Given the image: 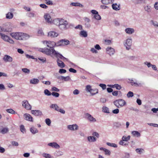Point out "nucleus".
Wrapping results in <instances>:
<instances>
[{"label": "nucleus", "instance_id": "nucleus-58", "mask_svg": "<svg viewBox=\"0 0 158 158\" xmlns=\"http://www.w3.org/2000/svg\"><path fill=\"white\" fill-rule=\"evenodd\" d=\"M66 72V70L63 69H59V73L60 74L64 73Z\"/></svg>", "mask_w": 158, "mask_h": 158}, {"label": "nucleus", "instance_id": "nucleus-36", "mask_svg": "<svg viewBox=\"0 0 158 158\" xmlns=\"http://www.w3.org/2000/svg\"><path fill=\"white\" fill-rule=\"evenodd\" d=\"M131 134L134 136L139 137L140 136V133L137 131H132Z\"/></svg>", "mask_w": 158, "mask_h": 158}, {"label": "nucleus", "instance_id": "nucleus-9", "mask_svg": "<svg viewBox=\"0 0 158 158\" xmlns=\"http://www.w3.org/2000/svg\"><path fill=\"white\" fill-rule=\"evenodd\" d=\"M22 106L24 107L27 110H30L31 108V106L29 104L28 101L25 100L22 102Z\"/></svg>", "mask_w": 158, "mask_h": 158}, {"label": "nucleus", "instance_id": "nucleus-2", "mask_svg": "<svg viewBox=\"0 0 158 158\" xmlns=\"http://www.w3.org/2000/svg\"><path fill=\"white\" fill-rule=\"evenodd\" d=\"M10 31L9 29L0 26V35L1 38L4 41L7 42L11 44H13L14 41L10 37L7 35L1 33V32H9Z\"/></svg>", "mask_w": 158, "mask_h": 158}, {"label": "nucleus", "instance_id": "nucleus-31", "mask_svg": "<svg viewBox=\"0 0 158 158\" xmlns=\"http://www.w3.org/2000/svg\"><path fill=\"white\" fill-rule=\"evenodd\" d=\"M70 5L73 6H79L81 7H83L84 6L83 5L77 2H72L70 4Z\"/></svg>", "mask_w": 158, "mask_h": 158}, {"label": "nucleus", "instance_id": "nucleus-10", "mask_svg": "<svg viewBox=\"0 0 158 158\" xmlns=\"http://www.w3.org/2000/svg\"><path fill=\"white\" fill-rule=\"evenodd\" d=\"M67 128L72 131L77 130L79 129V127L77 124L70 125L67 126Z\"/></svg>", "mask_w": 158, "mask_h": 158}, {"label": "nucleus", "instance_id": "nucleus-48", "mask_svg": "<svg viewBox=\"0 0 158 158\" xmlns=\"http://www.w3.org/2000/svg\"><path fill=\"white\" fill-rule=\"evenodd\" d=\"M27 16L30 18L34 17L35 16V15L33 12H30L27 13Z\"/></svg>", "mask_w": 158, "mask_h": 158}, {"label": "nucleus", "instance_id": "nucleus-5", "mask_svg": "<svg viewBox=\"0 0 158 158\" xmlns=\"http://www.w3.org/2000/svg\"><path fill=\"white\" fill-rule=\"evenodd\" d=\"M132 39L130 37L126 39L123 42V45L127 50H129L131 48L132 44Z\"/></svg>", "mask_w": 158, "mask_h": 158}, {"label": "nucleus", "instance_id": "nucleus-55", "mask_svg": "<svg viewBox=\"0 0 158 158\" xmlns=\"http://www.w3.org/2000/svg\"><path fill=\"white\" fill-rule=\"evenodd\" d=\"M22 71L24 73H30V70L27 68H23L22 69Z\"/></svg>", "mask_w": 158, "mask_h": 158}, {"label": "nucleus", "instance_id": "nucleus-4", "mask_svg": "<svg viewBox=\"0 0 158 158\" xmlns=\"http://www.w3.org/2000/svg\"><path fill=\"white\" fill-rule=\"evenodd\" d=\"M114 105L117 108L123 107L126 104V102L123 99H119L114 101L113 102Z\"/></svg>", "mask_w": 158, "mask_h": 158}, {"label": "nucleus", "instance_id": "nucleus-41", "mask_svg": "<svg viewBox=\"0 0 158 158\" xmlns=\"http://www.w3.org/2000/svg\"><path fill=\"white\" fill-rule=\"evenodd\" d=\"M38 35L40 36H43L44 35V33L41 28H40L38 30Z\"/></svg>", "mask_w": 158, "mask_h": 158}, {"label": "nucleus", "instance_id": "nucleus-56", "mask_svg": "<svg viewBox=\"0 0 158 158\" xmlns=\"http://www.w3.org/2000/svg\"><path fill=\"white\" fill-rule=\"evenodd\" d=\"M143 1V0H135L134 2L135 4H138L142 3Z\"/></svg>", "mask_w": 158, "mask_h": 158}, {"label": "nucleus", "instance_id": "nucleus-28", "mask_svg": "<svg viewBox=\"0 0 158 158\" xmlns=\"http://www.w3.org/2000/svg\"><path fill=\"white\" fill-rule=\"evenodd\" d=\"M30 130L31 132L33 134H35L39 132V131L37 128L34 127H31Z\"/></svg>", "mask_w": 158, "mask_h": 158}, {"label": "nucleus", "instance_id": "nucleus-61", "mask_svg": "<svg viewBox=\"0 0 158 158\" xmlns=\"http://www.w3.org/2000/svg\"><path fill=\"white\" fill-rule=\"evenodd\" d=\"M69 62L70 63V65H69L70 67H73V68H75L76 67H77V65H76V64H75L73 63L72 62H71L70 61H69Z\"/></svg>", "mask_w": 158, "mask_h": 158}, {"label": "nucleus", "instance_id": "nucleus-46", "mask_svg": "<svg viewBox=\"0 0 158 158\" xmlns=\"http://www.w3.org/2000/svg\"><path fill=\"white\" fill-rule=\"evenodd\" d=\"M130 135H128L127 137L123 136L122 138V139H123L124 141H127L130 140Z\"/></svg>", "mask_w": 158, "mask_h": 158}, {"label": "nucleus", "instance_id": "nucleus-52", "mask_svg": "<svg viewBox=\"0 0 158 158\" xmlns=\"http://www.w3.org/2000/svg\"><path fill=\"white\" fill-rule=\"evenodd\" d=\"M42 155L45 158H52L51 155L48 154L44 153Z\"/></svg>", "mask_w": 158, "mask_h": 158}, {"label": "nucleus", "instance_id": "nucleus-7", "mask_svg": "<svg viewBox=\"0 0 158 158\" xmlns=\"http://www.w3.org/2000/svg\"><path fill=\"white\" fill-rule=\"evenodd\" d=\"M69 41L67 39H64L61 40L57 42V47L67 45L69 44Z\"/></svg>", "mask_w": 158, "mask_h": 158}, {"label": "nucleus", "instance_id": "nucleus-64", "mask_svg": "<svg viewBox=\"0 0 158 158\" xmlns=\"http://www.w3.org/2000/svg\"><path fill=\"white\" fill-rule=\"evenodd\" d=\"M6 85L7 87L9 88H11L14 87V85L10 83H7Z\"/></svg>", "mask_w": 158, "mask_h": 158}, {"label": "nucleus", "instance_id": "nucleus-60", "mask_svg": "<svg viewBox=\"0 0 158 158\" xmlns=\"http://www.w3.org/2000/svg\"><path fill=\"white\" fill-rule=\"evenodd\" d=\"M52 90L55 92H58L60 90L56 87L54 86L52 88Z\"/></svg>", "mask_w": 158, "mask_h": 158}, {"label": "nucleus", "instance_id": "nucleus-23", "mask_svg": "<svg viewBox=\"0 0 158 158\" xmlns=\"http://www.w3.org/2000/svg\"><path fill=\"white\" fill-rule=\"evenodd\" d=\"M61 19L60 18L55 19L52 21V23L59 27Z\"/></svg>", "mask_w": 158, "mask_h": 158}, {"label": "nucleus", "instance_id": "nucleus-44", "mask_svg": "<svg viewBox=\"0 0 158 158\" xmlns=\"http://www.w3.org/2000/svg\"><path fill=\"white\" fill-rule=\"evenodd\" d=\"M20 131L23 133L24 134L26 132V129L23 125H21L20 126Z\"/></svg>", "mask_w": 158, "mask_h": 158}, {"label": "nucleus", "instance_id": "nucleus-37", "mask_svg": "<svg viewBox=\"0 0 158 158\" xmlns=\"http://www.w3.org/2000/svg\"><path fill=\"white\" fill-rule=\"evenodd\" d=\"M102 111L103 112L106 113H109V109L108 107L104 106L102 108Z\"/></svg>", "mask_w": 158, "mask_h": 158}, {"label": "nucleus", "instance_id": "nucleus-29", "mask_svg": "<svg viewBox=\"0 0 158 158\" xmlns=\"http://www.w3.org/2000/svg\"><path fill=\"white\" fill-rule=\"evenodd\" d=\"M114 1V0H102V3L105 5L112 3Z\"/></svg>", "mask_w": 158, "mask_h": 158}, {"label": "nucleus", "instance_id": "nucleus-40", "mask_svg": "<svg viewBox=\"0 0 158 158\" xmlns=\"http://www.w3.org/2000/svg\"><path fill=\"white\" fill-rule=\"evenodd\" d=\"M6 110L7 113L12 114H17V113L15 112L12 109H7Z\"/></svg>", "mask_w": 158, "mask_h": 158}, {"label": "nucleus", "instance_id": "nucleus-43", "mask_svg": "<svg viewBox=\"0 0 158 158\" xmlns=\"http://www.w3.org/2000/svg\"><path fill=\"white\" fill-rule=\"evenodd\" d=\"M85 90L87 92L91 93V90H92L91 86L89 85H86V86Z\"/></svg>", "mask_w": 158, "mask_h": 158}, {"label": "nucleus", "instance_id": "nucleus-54", "mask_svg": "<svg viewBox=\"0 0 158 158\" xmlns=\"http://www.w3.org/2000/svg\"><path fill=\"white\" fill-rule=\"evenodd\" d=\"M133 93L131 91H129L127 94V96L128 98H129L132 97L133 96Z\"/></svg>", "mask_w": 158, "mask_h": 158}, {"label": "nucleus", "instance_id": "nucleus-8", "mask_svg": "<svg viewBox=\"0 0 158 158\" xmlns=\"http://www.w3.org/2000/svg\"><path fill=\"white\" fill-rule=\"evenodd\" d=\"M91 12L93 14V17L97 20H100L101 19V16L98 14V12L95 10H92Z\"/></svg>", "mask_w": 158, "mask_h": 158}, {"label": "nucleus", "instance_id": "nucleus-34", "mask_svg": "<svg viewBox=\"0 0 158 158\" xmlns=\"http://www.w3.org/2000/svg\"><path fill=\"white\" fill-rule=\"evenodd\" d=\"M144 10L148 13H150L152 10V8L151 6L146 5L144 6Z\"/></svg>", "mask_w": 158, "mask_h": 158}, {"label": "nucleus", "instance_id": "nucleus-32", "mask_svg": "<svg viewBox=\"0 0 158 158\" xmlns=\"http://www.w3.org/2000/svg\"><path fill=\"white\" fill-rule=\"evenodd\" d=\"M79 35L81 36L84 37H87L88 35L87 32L84 30L81 31L80 32Z\"/></svg>", "mask_w": 158, "mask_h": 158}, {"label": "nucleus", "instance_id": "nucleus-47", "mask_svg": "<svg viewBox=\"0 0 158 158\" xmlns=\"http://www.w3.org/2000/svg\"><path fill=\"white\" fill-rule=\"evenodd\" d=\"M45 122L46 123L48 126H50L51 123V121L49 118H47L45 119Z\"/></svg>", "mask_w": 158, "mask_h": 158}, {"label": "nucleus", "instance_id": "nucleus-35", "mask_svg": "<svg viewBox=\"0 0 158 158\" xmlns=\"http://www.w3.org/2000/svg\"><path fill=\"white\" fill-rule=\"evenodd\" d=\"M13 14L11 12H8L6 14V18L7 19H11L13 17Z\"/></svg>", "mask_w": 158, "mask_h": 158}, {"label": "nucleus", "instance_id": "nucleus-26", "mask_svg": "<svg viewBox=\"0 0 158 158\" xmlns=\"http://www.w3.org/2000/svg\"><path fill=\"white\" fill-rule=\"evenodd\" d=\"M87 139L89 142H94L97 140L96 138L94 136H89L88 137Z\"/></svg>", "mask_w": 158, "mask_h": 158}, {"label": "nucleus", "instance_id": "nucleus-15", "mask_svg": "<svg viewBox=\"0 0 158 158\" xmlns=\"http://www.w3.org/2000/svg\"><path fill=\"white\" fill-rule=\"evenodd\" d=\"M106 52L107 54L111 56L114 54L115 51L114 49L111 47H108L106 48Z\"/></svg>", "mask_w": 158, "mask_h": 158}, {"label": "nucleus", "instance_id": "nucleus-39", "mask_svg": "<svg viewBox=\"0 0 158 158\" xmlns=\"http://www.w3.org/2000/svg\"><path fill=\"white\" fill-rule=\"evenodd\" d=\"M44 93L45 95L49 96L52 95V93L48 89H45L44 91Z\"/></svg>", "mask_w": 158, "mask_h": 158}, {"label": "nucleus", "instance_id": "nucleus-53", "mask_svg": "<svg viewBox=\"0 0 158 158\" xmlns=\"http://www.w3.org/2000/svg\"><path fill=\"white\" fill-rule=\"evenodd\" d=\"M70 79V77L69 76L66 77L63 76L62 80H64L65 81H69Z\"/></svg>", "mask_w": 158, "mask_h": 158}, {"label": "nucleus", "instance_id": "nucleus-20", "mask_svg": "<svg viewBox=\"0 0 158 158\" xmlns=\"http://www.w3.org/2000/svg\"><path fill=\"white\" fill-rule=\"evenodd\" d=\"M40 51L48 55L51 56H52L49 52L48 48H44L41 49L40 50Z\"/></svg>", "mask_w": 158, "mask_h": 158}, {"label": "nucleus", "instance_id": "nucleus-11", "mask_svg": "<svg viewBox=\"0 0 158 158\" xmlns=\"http://www.w3.org/2000/svg\"><path fill=\"white\" fill-rule=\"evenodd\" d=\"M85 116L86 118L89 122L94 123L96 121V119L89 114L87 113L85 114Z\"/></svg>", "mask_w": 158, "mask_h": 158}, {"label": "nucleus", "instance_id": "nucleus-21", "mask_svg": "<svg viewBox=\"0 0 158 158\" xmlns=\"http://www.w3.org/2000/svg\"><path fill=\"white\" fill-rule=\"evenodd\" d=\"M56 62L58 66L61 68H63L65 66V65L64 62L59 59V57L57 58Z\"/></svg>", "mask_w": 158, "mask_h": 158}, {"label": "nucleus", "instance_id": "nucleus-45", "mask_svg": "<svg viewBox=\"0 0 158 158\" xmlns=\"http://www.w3.org/2000/svg\"><path fill=\"white\" fill-rule=\"evenodd\" d=\"M63 155V152L60 151H57L55 153V155L56 156H60Z\"/></svg>", "mask_w": 158, "mask_h": 158}, {"label": "nucleus", "instance_id": "nucleus-57", "mask_svg": "<svg viewBox=\"0 0 158 158\" xmlns=\"http://www.w3.org/2000/svg\"><path fill=\"white\" fill-rule=\"evenodd\" d=\"M104 152H105V154L106 155L110 156V152L108 149H106Z\"/></svg>", "mask_w": 158, "mask_h": 158}, {"label": "nucleus", "instance_id": "nucleus-38", "mask_svg": "<svg viewBox=\"0 0 158 158\" xmlns=\"http://www.w3.org/2000/svg\"><path fill=\"white\" fill-rule=\"evenodd\" d=\"M91 93H90L92 95H94L95 94L98 93V90L97 89H92V90H91Z\"/></svg>", "mask_w": 158, "mask_h": 158}, {"label": "nucleus", "instance_id": "nucleus-17", "mask_svg": "<svg viewBox=\"0 0 158 158\" xmlns=\"http://www.w3.org/2000/svg\"><path fill=\"white\" fill-rule=\"evenodd\" d=\"M48 145L55 149H58L60 148V146L56 142L50 143H48Z\"/></svg>", "mask_w": 158, "mask_h": 158}, {"label": "nucleus", "instance_id": "nucleus-59", "mask_svg": "<svg viewBox=\"0 0 158 158\" xmlns=\"http://www.w3.org/2000/svg\"><path fill=\"white\" fill-rule=\"evenodd\" d=\"M11 143L13 146H17L19 145L18 143L15 141H12Z\"/></svg>", "mask_w": 158, "mask_h": 158}, {"label": "nucleus", "instance_id": "nucleus-22", "mask_svg": "<svg viewBox=\"0 0 158 158\" xmlns=\"http://www.w3.org/2000/svg\"><path fill=\"white\" fill-rule=\"evenodd\" d=\"M31 113L36 116H41L42 115V111L40 110H32Z\"/></svg>", "mask_w": 158, "mask_h": 158}, {"label": "nucleus", "instance_id": "nucleus-50", "mask_svg": "<svg viewBox=\"0 0 158 158\" xmlns=\"http://www.w3.org/2000/svg\"><path fill=\"white\" fill-rule=\"evenodd\" d=\"M45 1V3L48 5H53V2L52 1L50 0H44Z\"/></svg>", "mask_w": 158, "mask_h": 158}, {"label": "nucleus", "instance_id": "nucleus-62", "mask_svg": "<svg viewBox=\"0 0 158 158\" xmlns=\"http://www.w3.org/2000/svg\"><path fill=\"white\" fill-rule=\"evenodd\" d=\"M92 135L93 136H96L97 138H98L99 137V134L96 132H94L92 133Z\"/></svg>", "mask_w": 158, "mask_h": 158}, {"label": "nucleus", "instance_id": "nucleus-24", "mask_svg": "<svg viewBox=\"0 0 158 158\" xmlns=\"http://www.w3.org/2000/svg\"><path fill=\"white\" fill-rule=\"evenodd\" d=\"M120 4L118 5L116 3H113L112 5L113 9L116 11L119 10L120 9Z\"/></svg>", "mask_w": 158, "mask_h": 158}, {"label": "nucleus", "instance_id": "nucleus-63", "mask_svg": "<svg viewBox=\"0 0 158 158\" xmlns=\"http://www.w3.org/2000/svg\"><path fill=\"white\" fill-rule=\"evenodd\" d=\"M99 86L102 87L103 90L105 89L106 88V85L104 84H100Z\"/></svg>", "mask_w": 158, "mask_h": 158}, {"label": "nucleus", "instance_id": "nucleus-1", "mask_svg": "<svg viewBox=\"0 0 158 158\" xmlns=\"http://www.w3.org/2000/svg\"><path fill=\"white\" fill-rule=\"evenodd\" d=\"M44 44H46L47 46L49 48L48 49L52 55L55 56L56 58L59 57L60 59L63 61L66 60L67 61H69V60L63 56L57 51H56L54 49L55 46H57V42L56 43L53 41L50 40H45L43 41Z\"/></svg>", "mask_w": 158, "mask_h": 158}, {"label": "nucleus", "instance_id": "nucleus-6", "mask_svg": "<svg viewBox=\"0 0 158 158\" xmlns=\"http://www.w3.org/2000/svg\"><path fill=\"white\" fill-rule=\"evenodd\" d=\"M22 32H12L10 33V35L13 38L19 40H22Z\"/></svg>", "mask_w": 158, "mask_h": 158}, {"label": "nucleus", "instance_id": "nucleus-19", "mask_svg": "<svg viewBox=\"0 0 158 158\" xmlns=\"http://www.w3.org/2000/svg\"><path fill=\"white\" fill-rule=\"evenodd\" d=\"M23 117L25 119L29 121L33 122V118L29 114H25L23 115Z\"/></svg>", "mask_w": 158, "mask_h": 158}, {"label": "nucleus", "instance_id": "nucleus-13", "mask_svg": "<svg viewBox=\"0 0 158 158\" xmlns=\"http://www.w3.org/2000/svg\"><path fill=\"white\" fill-rule=\"evenodd\" d=\"M9 131V129L7 127L0 125V132L2 134H5L8 132Z\"/></svg>", "mask_w": 158, "mask_h": 158}, {"label": "nucleus", "instance_id": "nucleus-33", "mask_svg": "<svg viewBox=\"0 0 158 158\" xmlns=\"http://www.w3.org/2000/svg\"><path fill=\"white\" fill-rule=\"evenodd\" d=\"M22 34H23L22 35V40H26L28 39L31 37V36L30 35H28L27 34L22 33Z\"/></svg>", "mask_w": 158, "mask_h": 158}, {"label": "nucleus", "instance_id": "nucleus-12", "mask_svg": "<svg viewBox=\"0 0 158 158\" xmlns=\"http://www.w3.org/2000/svg\"><path fill=\"white\" fill-rule=\"evenodd\" d=\"M44 18L46 22L48 23L51 24L52 23V19L49 14H46L44 15Z\"/></svg>", "mask_w": 158, "mask_h": 158}, {"label": "nucleus", "instance_id": "nucleus-27", "mask_svg": "<svg viewBox=\"0 0 158 158\" xmlns=\"http://www.w3.org/2000/svg\"><path fill=\"white\" fill-rule=\"evenodd\" d=\"M50 108L54 109L55 110L57 111L59 108V107L56 104H52L50 106Z\"/></svg>", "mask_w": 158, "mask_h": 158}, {"label": "nucleus", "instance_id": "nucleus-49", "mask_svg": "<svg viewBox=\"0 0 158 158\" xmlns=\"http://www.w3.org/2000/svg\"><path fill=\"white\" fill-rule=\"evenodd\" d=\"M52 95L55 98H58L60 94L57 92H53L52 93Z\"/></svg>", "mask_w": 158, "mask_h": 158}, {"label": "nucleus", "instance_id": "nucleus-16", "mask_svg": "<svg viewBox=\"0 0 158 158\" xmlns=\"http://www.w3.org/2000/svg\"><path fill=\"white\" fill-rule=\"evenodd\" d=\"M58 35V34L54 31H50L48 33V36L51 38H55Z\"/></svg>", "mask_w": 158, "mask_h": 158}, {"label": "nucleus", "instance_id": "nucleus-25", "mask_svg": "<svg viewBox=\"0 0 158 158\" xmlns=\"http://www.w3.org/2000/svg\"><path fill=\"white\" fill-rule=\"evenodd\" d=\"M39 82V80L36 78H33L30 81V83L31 84L36 85Z\"/></svg>", "mask_w": 158, "mask_h": 158}, {"label": "nucleus", "instance_id": "nucleus-14", "mask_svg": "<svg viewBox=\"0 0 158 158\" xmlns=\"http://www.w3.org/2000/svg\"><path fill=\"white\" fill-rule=\"evenodd\" d=\"M3 60L6 62H11L13 61L12 58L7 55H5L3 58Z\"/></svg>", "mask_w": 158, "mask_h": 158}, {"label": "nucleus", "instance_id": "nucleus-51", "mask_svg": "<svg viewBox=\"0 0 158 158\" xmlns=\"http://www.w3.org/2000/svg\"><path fill=\"white\" fill-rule=\"evenodd\" d=\"M150 22L155 27H158V23L157 22L152 20Z\"/></svg>", "mask_w": 158, "mask_h": 158}, {"label": "nucleus", "instance_id": "nucleus-18", "mask_svg": "<svg viewBox=\"0 0 158 158\" xmlns=\"http://www.w3.org/2000/svg\"><path fill=\"white\" fill-rule=\"evenodd\" d=\"M125 31L128 34L131 35L135 32V30L133 28L128 27L125 29Z\"/></svg>", "mask_w": 158, "mask_h": 158}, {"label": "nucleus", "instance_id": "nucleus-42", "mask_svg": "<svg viewBox=\"0 0 158 158\" xmlns=\"http://www.w3.org/2000/svg\"><path fill=\"white\" fill-rule=\"evenodd\" d=\"M106 144L108 146L110 147H112L114 148L117 147V145L114 143L107 142Z\"/></svg>", "mask_w": 158, "mask_h": 158}, {"label": "nucleus", "instance_id": "nucleus-30", "mask_svg": "<svg viewBox=\"0 0 158 158\" xmlns=\"http://www.w3.org/2000/svg\"><path fill=\"white\" fill-rule=\"evenodd\" d=\"M130 83L132 86L135 87H141L142 85V84L140 82H131Z\"/></svg>", "mask_w": 158, "mask_h": 158}, {"label": "nucleus", "instance_id": "nucleus-3", "mask_svg": "<svg viewBox=\"0 0 158 158\" xmlns=\"http://www.w3.org/2000/svg\"><path fill=\"white\" fill-rule=\"evenodd\" d=\"M70 24L66 20L61 19L59 27L60 29L64 30L68 29L70 27Z\"/></svg>", "mask_w": 158, "mask_h": 158}]
</instances>
